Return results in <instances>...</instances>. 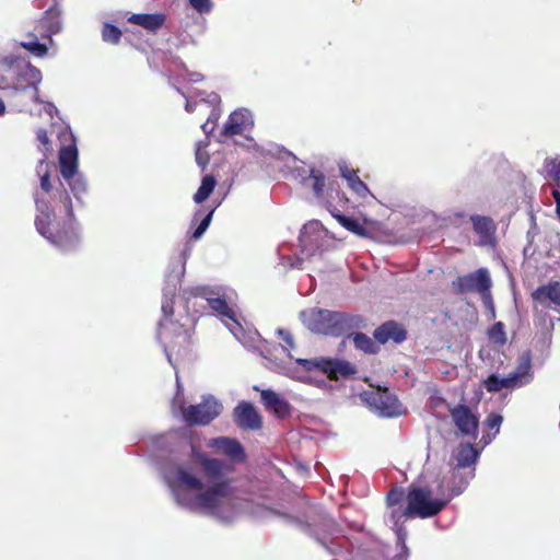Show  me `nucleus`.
<instances>
[{
    "label": "nucleus",
    "instance_id": "obj_16",
    "mask_svg": "<svg viewBox=\"0 0 560 560\" xmlns=\"http://www.w3.org/2000/svg\"><path fill=\"white\" fill-rule=\"evenodd\" d=\"M532 299L537 306L552 308L560 313V282L550 281L539 285L532 293Z\"/></svg>",
    "mask_w": 560,
    "mask_h": 560
},
{
    "label": "nucleus",
    "instance_id": "obj_55",
    "mask_svg": "<svg viewBox=\"0 0 560 560\" xmlns=\"http://www.w3.org/2000/svg\"><path fill=\"white\" fill-rule=\"evenodd\" d=\"M551 195L556 203V213L560 219V190H551Z\"/></svg>",
    "mask_w": 560,
    "mask_h": 560
},
{
    "label": "nucleus",
    "instance_id": "obj_27",
    "mask_svg": "<svg viewBox=\"0 0 560 560\" xmlns=\"http://www.w3.org/2000/svg\"><path fill=\"white\" fill-rule=\"evenodd\" d=\"M19 56L9 54H0V90L5 91L9 84H12V77L15 71V65Z\"/></svg>",
    "mask_w": 560,
    "mask_h": 560
},
{
    "label": "nucleus",
    "instance_id": "obj_28",
    "mask_svg": "<svg viewBox=\"0 0 560 560\" xmlns=\"http://www.w3.org/2000/svg\"><path fill=\"white\" fill-rule=\"evenodd\" d=\"M324 372L335 377H349L355 374L357 369L349 361L341 359L325 358Z\"/></svg>",
    "mask_w": 560,
    "mask_h": 560
},
{
    "label": "nucleus",
    "instance_id": "obj_35",
    "mask_svg": "<svg viewBox=\"0 0 560 560\" xmlns=\"http://www.w3.org/2000/svg\"><path fill=\"white\" fill-rule=\"evenodd\" d=\"M332 215L348 231L360 236L365 235L364 226L355 218L345 215L340 212L332 213Z\"/></svg>",
    "mask_w": 560,
    "mask_h": 560
},
{
    "label": "nucleus",
    "instance_id": "obj_36",
    "mask_svg": "<svg viewBox=\"0 0 560 560\" xmlns=\"http://www.w3.org/2000/svg\"><path fill=\"white\" fill-rule=\"evenodd\" d=\"M261 355L265 360L268 361L267 366L280 374L283 375H292L291 369L283 361H278L277 359L271 358V352L268 348H265L260 351Z\"/></svg>",
    "mask_w": 560,
    "mask_h": 560
},
{
    "label": "nucleus",
    "instance_id": "obj_56",
    "mask_svg": "<svg viewBox=\"0 0 560 560\" xmlns=\"http://www.w3.org/2000/svg\"><path fill=\"white\" fill-rule=\"evenodd\" d=\"M288 261H289L291 268H298V269L302 268V262H303V258L302 257H298V256L296 257H289Z\"/></svg>",
    "mask_w": 560,
    "mask_h": 560
},
{
    "label": "nucleus",
    "instance_id": "obj_23",
    "mask_svg": "<svg viewBox=\"0 0 560 560\" xmlns=\"http://www.w3.org/2000/svg\"><path fill=\"white\" fill-rule=\"evenodd\" d=\"M261 401L267 409L271 410L279 418L291 416V405L287 399L272 389H265L261 392Z\"/></svg>",
    "mask_w": 560,
    "mask_h": 560
},
{
    "label": "nucleus",
    "instance_id": "obj_39",
    "mask_svg": "<svg viewBox=\"0 0 560 560\" xmlns=\"http://www.w3.org/2000/svg\"><path fill=\"white\" fill-rule=\"evenodd\" d=\"M276 334L279 339L284 342V345L280 347L281 351L287 354L290 361L293 360L292 355L290 354V351L295 348L293 335L290 330L284 328H278Z\"/></svg>",
    "mask_w": 560,
    "mask_h": 560
},
{
    "label": "nucleus",
    "instance_id": "obj_5",
    "mask_svg": "<svg viewBox=\"0 0 560 560\" xmlns=\"http://www.w3.org/2000/svg\"><path fill=\"white\" fill-rule=\"evenodd\" d=\"M300 317L312 332L331 337H340L364 326V319L360 315L317 307L302 311Z\"/></svg>",
    "mask_w": 560,
    "mask_h": 560
},
{
    "label": "nucleus",
    "instance_id": "obj_59",
    "mask_svg": "<svg viewBox=\"0 0 560 560\" xmlns=\"http://www.w3.org/2000/svg\"><path fill=\"white\" fill-rule=\"evenodd\" d=\"M197 106V103H194L189 100L186 101V105H185V109L188 112V113H192L195 110Z\"/></svg>",
    "mask_w": 560,
    "mask_h": 560
},
{
    "label": "nucleus",
    "instance_id": "obj_62",
    "mask_svg": "<svg viewBox=\"0 0 560 560\" xmlns=\"http://www.w3.org/2000/svg\"><path fill=\"white\" fill-rule=\"evenodd\" d=\"M5 109H7L5 104L2 101V98L0 97V117L5 114Z\"/></svg>",
    "mask_w": 560,
    "mask_h": 560
},
{
    "label": "nucleus",
    "instance_id": "obj_63",
    "mask_svg": "<svg viewBox=\"0 0 560 560\" xmlns=\"http://www.w3.org/2000/svg\"><path fill=\"white\" fill-rule=\"evenodd\" d=\"M325 547L331 552V553H338V551H336L332 547L330 546H326Z\"/></svg>",
    "mask_w": 560,
    "mask_h": 560
},
{
    "label": "nucleus",
    "instance_id": "obj_38",
    "mask_svg": "<svg viewBox=\"0 0 560 560\" xmlns=\"http://www.w3.org/2000/svg\"><path fill=\"white\" fill-rule=\"evenodd\" d=\"M121 30L112 23H104L102 28V39L105 43L117 45L121 39Z\"/></svg>",
    "mask_w": 560,
    "mask_h": 560
},
{
    "label": "nucleus",
    "instance_id": "obj_31",
    "mask_svg": "<svg viewBox=\"0 0 560 560\" xmlns=\"http://www.w3.org/2000/svg\"><path fill=\"white\" fill-rule=\"evenodd\" d=\"M349 338H352L355 349L366 353L376 354L380 351V346L371 337L363 332L350 331L346 334Z\"/></svg>",
    "mask_w": 560,
    "mask_h": 560
},
{
    "label": "nucleus",
    "instance_id": "obj_17",
    "mask_svg": "<svg viewBox=\"0 0 560 560\" xmlns=\"http://www.w3.org/2000/svg\"><path fill=\"white\" fill-rule=\"evenodd\" d=\"M254 120L248 109L241 108L232 112L223 125L221 135L225 137L241 135L248 126H253Z\"/></svg>",
    "mask_w": 560,
    "mask_h": 560
},
{
    "label": "nucleus",
    "instance_id": "obj_8",
    "mask_svg": "<svg viewBox=\"0 0 560 560\" xmlns=\"http://www.w3.org/2000/svg\"><path fill=\"white\" fill-rule=\"evenodd\" d=\"M406 501L407 514L413 518L433 517L448 504L444 497L436 495V486L420 487L411 485Z\"/></svg>",
    "mask_w": 560,
    "mask_h": 560
},
{
    "label": "nucleus",
    "instance_id": "obj_29",
    "mask_svg": "<svg viewBox=\"0 0 560 560\" xmlns=\"http://www.w3.org/2000/svg\"><path fill=\"white\" fill-rule=\"evenodd\" d=\"M296 172L298 175L302 178L304 185H308V182H312V189L315 196L319 197L325 186L324 174L319 171H315L314 168H298Z\"/></svg>",
    "mask_w": 560,
    "mask_h": 560
},
{
    "label": "nucleus",
    "instance_id": "obj_18",
    "mask_svg": "<svg viewBox=\"0 0 560 560\" xmlns=\"http://www.w3.org/2000/svg\"><path fill=\"white\" fill-rule=\"evenodd\" d=\"M319 229L320 223L318 221H311L303 226L299 237L302 255L308 258L315 256V253L319 249Z\"/></svg>",
    "mask_w": 560,
    "mask_h": 560
},
{
    "label": "nucleus",
    "instance_id": "obj_41",
    "mask_svg": "<svg viewBox=\"0 0 560 560\" xmlns=\"http://www.w3.org/2000/svg\"><path fill=\"white\" fill-rule=\"evenodd\" d=\"M538 233H539V230H538L535 217L530 215V228L528 229V231L526 233L527 245L523 249V254L525 257L532 256L534 254L535 250H532V245L534 243L535 237L538 235Z\"/></svg>",
    "mask_w": 560,
    "mask_h": 560
},
{
    "label": "nucleus",
    "instance_id": "obj_60",
    "mask_svg": "<svg viewBox=\"0 0 560 560\" xmlns=\"http://www.w3.org/2000/svg\"><path fill=\"white\" fill-rule=\"evenodd\" d=\"M482 300L487 306H490L491 308H493V302H492L490 294L489 295L486 294V299L482 296Z\"/></svg>",
    "mask_w": 560,
    "mask_h": 560
},
{
    "label": "nucleus",
    "instance_id": "obj_57",
    "mask_svg": "<svg viewBox=\"0 0 560 560\" xmlns=\"http://www.w3.org/2000/svg\"><path fill=\"white\" fill-rule=\"evenodd\" d=\"M214 128H215V125H214V124H212V122H210V121H208V120H207L205 124H202V125H201V129H202V131H203L207 136H209L210 133H212V132H213V130H214Z\"/></svg>",
    "mask_w": 560,
    "mask_h": 560
},
{
    "label": "nucleus",
    "instance_id": "obj_47",
    "mask_svg": "<svg viewBox=\"0 0 560 560\" xmlns=\"http://www.w3.org/2000/svg\"><path fill=\"white\" fill-rule=\"evenodd\" d=\"M183 384L179 380V376L178 374L176 373V395L173 399V402H172V410H173V413L176 415L177 412L179 413V404L180 401H184V395H183Z\"/></svg>",
    "mask_w": 560,
    "mask_h": 560
},
{
    "label": "nucleus",
    "instance_id": "obj_1",
    "mask_svg": "<svg viewBox=\"0 0 560 560\" xmlns=\"http://www.w3.org/2000/svg\"><path fill=\"white\" fill-rule=\"evenodd\" d=\"M197 459L205 476L213 482L205 490L189 465L177 463L173 458L160 465V471L175 502L186 510L202 512L223 523L232 522L238 513L240 502L230 482L222 479L229 468L228 464L203 454L197 455Z\"/></svg>",
    "mask_w": 560,
    "mask_h": 560
},
{
    "label": "nucleus",
    "instance_id": "obj_64",
    "mask_svg": "<svg viewBox=\"0 0 560 560\" xmlns=\"http://www.w3.org/2000/svg\"><path fill=\"white\" fill-rule=\"evenodd\" d=\"M299 469L303 470V471H307V467L304 466V465H299Z\"/></svg>",
    "mask_w": 560,
    "mask_h": 560
},
{
    "label": "nucleus",
    "instance_id": "obj_54",
    "mask_svg": "<svg viewBox=\"0 0 560 560\" xmlns=\"http://www.w3.org/2000/svg\"><path fill=\"white\" fill-rule=\"evenodd\" d=\"M240 427L244 430H259L262 422H238Z\"/></svg>",
    "mask_w": 560,
    "mask_h": 560
},
{
    "label": "nucleus",
    "instance_id": "obj_24",
    "mask_svg": "<svg viewBox=\"0 0 560 560\" xmlns=\"http://www.w3.org/2000/svg\"><path fill=\"white\" fill-rule=\"evenodd\" d=\"M65 183L68 185L71 194L73 195L77 203L80 207H84V197L89 191L88 179L81 172L71 175L70 177L62 178Z\"/></svg>",
    "mask_w": 560,
    "mask_h": 560
},
{
    "label": "nucleus",
    "instance_id": "obj_9",
    "mask_svg": "<svg viewBox=\"0 0 560 560\" xmlns=\"http://www.w3.org/2000/svg\"><path fill=\"white\" fill-rule=\"evenodd\" d=\"M361 399L380 417L398 418L407 413V408L398 397L386 387H378L375 390H365L361 394Z\"/></svg>",
    "mask_w": 560,
    "mask_h": 560
},
{
    "label": "nucleus",
    "instance_id": "obj_25",
    "mask_svg": "<svg viewBox=\"0 0 560 560\" xmlns=\"http://www.w3.org/2000/svg\"><path fill=\"white\" fill-rule=\"evenodd\" d=\"M339 171L342 178L348 183L349 188L359 197L365 198L371 195L369 187L358 176L357 172L349 168L346 163L339 164Z\"/></svg>",
    "mask_w": 560,
    "mask_h": 560
},
{
    "label": "nucleus",
    "instance_id": "obj_58",
    "mask_svg": "<svg viewBox=\"0 0 560 560\" xmlns=\"http://www.w3.org/2000/svg\"><path fill=\"white\" fill-rule=\"evenodd\" d=\"M219 117H220V110L218 108H213L207 120L217 126Z\"/></svg>",
    "mask_w": 560,
    "mask_h": 560
},
{
    "label": "nucleus",
    "instance_id": "obj_26",
    "mask_svg": "<svg viewBox=\"0 0 560 560\" xmlns=\"http://www.w3.org/2000/svg\"><path fill=\"white\" fill-rule=\"evenodd\" d=\"M128 22L142 26L150 32H156L165 22L163 13H135L128 18Z\"/></svg>",
    "mask_w": 560,
    "mask_h": 560
},
{
    "label": "nucleus",
    "instance_id": "obj_11",
    "mask_svg": "<svg viewBox=\"0 0 560 560\" xmlns=\"http://www.w3.org/2000/svg\"><path fill=\"white\" fill-rule=\"evenodd\" d=\"M469 222L475 235L474 245L487 250H494L498 247V224L489 215L470 214Z\"/></svg>",
    "mask_w": 560,
    "mask_h": 560
},
{
    "label": "nucleus",
    "instance_id": "obj_34",
    "mask_svg": "<svg viewBox=\"0 0 560 560\" xmlns=\"http://www.w3.org/2000/svg\"><path fill=\"white\" fill-rule=\"evenodd\" d=\"M234 420H260L256 408L249 401H241L233 410Z\"/></svg>",
    "mask_w": 560,
    "mask_h": 560
},
{
    "label": "nucleus",
    "instance_id": "obj_4",
    "mask_svg": "<svg viewBox=\"0 0 560 560\" xmlns=\"http://www.w3.org/2000/svg\"><path fill=\"white\" fill-rule=\"evenodd\" d=\"M185 264H186V255L185 252L171 258L166 273H165V283L162 289V313L163 318L159 322L158 327V339L163 347V351L167 358V361L171 365H173L171 350L174 349L175 345L173 341L170 343L165 341L168 336V332L174 331L175 338L185 342L188 339V331L183 327V325H177L176 323L171 320V317L174 314V299L176 298V293L182 283V278L185 275Z\"/></svg>",
    "mask_w": 560,
    "mask_h": 560
},
{
    "label": "nucleus",
    "instance_id": "obj_21",
    "mask_svg": "<svg viewBox=\"0 0 560 560\" xmlns=\"http://www.w3.org/2000/svg\"><path fill=\"white\" fill-rule=\"evenodd\" d=\"M210 445L217 453L225 455L233 462L241 463L245 459L244 447L235 439L217 438L211 441Z\"/></svg>",
    "mask_w": 560,
    "mask_h": 560
},
{
    "label": "nucleus",
    "instance_id": "obj_52",
    "mask_svg": "<svg viewBox=\"0 0 560 560\" xmlns=\"http://www.w3.org/2000/svg\"><path fill=\"white\" fill-rule=\"evenodd\" d=\"M36 138L42 144H44V145L49 144L48 133L45 129H42V128L38 129L36 132Z\"/></svg>",
    "mask_w": 560,
    "mask_h": 560
},
{
    "label": "nucleus",
    "instance_id": "obj_42",
    "mask_svg": "<svg viewBox=\"0 0 560 560\" xmlns=\"http://www.w3.org/2000/svg\"><path fill=\"white\" fill-rule=\"evenodd\" d=\"M295 363L302 366L305 371H322L324 372L325 358L315 359H295Z\"/></svg>",
    "mask_w": 560,
    "mask_h": 560
},
{
    "label": "nucleus",
    "instance_id": "obj_32",
    "mask_svg": "<svg viewBox=\"0 0 560 560\" xmlns=\"http://www.w3.org/2000/svg\"><path fill=\"white\" fill-rule=\"evenodd\" d=\"M483 385L488 392H500L502 389L515 388L510 376H500L495 373L490 374L485 381Z\"/></svg>",
    "mask_w": 560,
    "mask_h": 560
},
{
    "label": "nucleus",
    "instance_id": "obj_43",
    "mask_svg": "<svg viewBox=\"0 0 560 560\" xmlns=\"http://www.w3.org/2000/svg\"><path fill=\"white\" fill-rule=\"evenodd\" d=\"M452 420H477L465 404H458L451 409Z\"/></svg>",
    "mask_w": 560,
    "mask_h": 560
},
{
    "label": "nucleus",
    "instance_id": "obj_6",
    "mask_svg": "<svg viewBox=\"0 0 560 560\" xmlns=\"http://www.w3.org/2000/svg\"><path fill=\"white\" fill-rule=\"evenodd\" d=\"M194 294L207 301L208 306L220 316L224 326L231 334L244 346H249L253 340V335L257 331H246L243 327L235 311L229 306L228 301L221 294L220 290H214L208 287H197L194 289Z\"/></svg>",
    "mask_w": 560,
    "mask_h": 560
},
{
    "label": "nucleus",
    "instance_id": "obj_20",
    "mask_svg": "<svg viewBox=\"0 0 560 560\" xmlns=\"http://www.w3.org/2000/svg\"><path fill=\"white\" fill-rule=\"evenodd\" d=\"M373 337L376 342L384 345L389 340H393L395 343H401L407 338V332L405 328L394 320H388L378 326L374 332Z\"/></svg>",
    "mask_w": 560,
    "mask_h": 560
},
{
    "label": "nucleus",
    "instance_id": "obj_10",
    "mask_svg": "<svg viewBox=\"0 0 560 560\" xmlns=\"http://www.w3.org/2000/svg\"><path fill=\"white\" fill-rule=\"evenodd\" d=\"M475 478V469H460L450 467L448 474L436 481V495L444 497L447 503L462 494Z\"/></svg>",
    "mask_w": 560,
    "mask_h": 560
},
{
    "label": "nucleus",
    "instance_id": "obj_50",
    "mask_svg": "<svg viewBox=\"0 0 560 560\" xmlns=\"http://www.w3.org/2000/svg\"><path fill=\"white\" fill-rule=\"evenodd\" d=\"M189 4L200 14L208 13L212 9L211 0H188Z\"/></svg>",
    "mask_w": 560,
    "mask_h": 560
},
{
    "label": "nucleus",
    "instance_id": "obj_51",
    "mask_svg": "<svg viewBox=\"0 0 560 560\" xmlns=\"http://www.w3.org/2000/svg\"><path fill=\"white\" fill-rule=\"evenodd\" d=\"M44 105V112L50 117L52 118L55 114L58 113V108L55 106L54 103L51 102H45L43 101L42 103Z\"/></svg>",
    "mask_w": 560,
    "mask_h": 560
},
{
    "label": "nucleus",
    "instance_id": "obj_15",
    "mask_svg": "<svg viewBox=\"0 0 560 560\" xmlns=\"http://www.w3.org/2000/svg\"><path fill=\"white\" fill-rule=\"evenodd\" d=\"M62 14L63 9L58 2L44 12L39 20V25L43 30L40 33L42 39H47L49 44H55L52 37L59 34L63 28Z\"/></svg>",
    "mask_w": 560,
    "mask_h": 560
},
{
    "label": "nucleus",
    "instance_id": "obj_61",
    "mask_svg": "<svg viewBox=\"0 0 560 560\" xmlns=\"http://www.w3.org/2000/svg\"><path fill=\"white\" fill-rule=\"evenodd\" d=\"M486 420H493V421H497V420H503L502 416L500 415H497V413H491L487 417Z\"/></svg>",
    "mask_w": 560,
    "mask_h": 560
},
{
    "label": "nucleus",
    "instance_id": "obj_14",
    "mask_svg": "<svg viewBox=\"0 0 560 560\" xmlns=\"http://www.w3.org/2000/svg\"><path fill=\"white\" fill-rule=\"evenodd\" d=\"M389 509L390 512L387 516V522L392 524V528L396 534V545L397 548L399 549L398 552L392 558V560H396L400 557L404 558L405 560H408L409 549L406 545L408 532L401 522L402 520H410L413 517L407 514V505L405 508L394 506Z\"/></svg>",
    "mask_w": 560,
    "mask_h": 560
},
{
    "label": "nucleus",
    "instance_id": "obj_19",
    "mask_svg": "<svg viewBox=\"0 0 560 560\" xmlns=\"http://www.w3.org/2000/svg\"><path fill=\"white\" fill-rule=\"evenodd\" d=\"M509 376L515 388L527 385L533 381L534 372L532 366V353L529 350L523 351L520 354L516 368L509 374Z\"/></svg>",
    "mask_w": 560,
    "mask_h": 560
},
{
    "label": "nucleus",
    "instance_id": "obj_2",
    "mask_svg": "<svg viewBox=\"0 0 560 560\" xmlns=\"http://www.w3.org/2000/svg\"><path fill=\"white\" fill-rule=\"evenodd\" d=\"M502 422H438L436 427H428L429 440L438 433L445 442H458L452 450L450 467L475 469L483 448L500 432Z\"/></svg>",
    "mask_w": 560,
    "mask_h": 560
},
{
    "label": "nucleus",
    "instance_id": "obj_49",
    "mask_svg": "<svg viewBox=\"0 0 560 560\" xmlns=\"http://www.w3.org/2000/svg\"><path fill=\"white\" fill-rule=\"evenodd\" d=\"M550 249L548 256L552 259H560V234H556L550 237Z\"/></svg>",
    "mask_w": 560,
    "mask_h": 560
},
{
    "label": "nucleus",
    "instance_id": "obj_33",
    "mask_svg": "<svg viewBox=\"0 0 560 560\" xmlns=\"http://www.w3.org/2000/svg\"><path fill=\"white\" fill-rule=\"evenodd\" d=\"M217 185V180L212 175H206L201 179V184L194 195V201L196 203H201L209 198V196L213 192Z\"/></svg>",
    "mask_w": 560,
    "mask_h": 560
},
{
    "label": "nucleus",
    "instance_id": "obj_22",
    "mask_svg": "<svg viewBox=\"0 0 560 560\" xmlns=\"http://www.w3.org/2000/svg\"><path fill=\"white\" fill-rule=\"evenodd\" d=\"M79 151L77 145H65L59 151V168L62 178L79 173Z\"/></svg>",
    "mask_w": 560,
    "mask_h": 560
},
{
    "label": "nucleus",
    "instance_id": "obj_12",
    "mask_svg": "<svg viewBox=\"0 0 560 560\" xmlns=\"http://www.w3.org/2000/svg\"><path fill=\"white\" fill-rule=\"evenodd\" d=\"M223 410L222 402L212 394H203L198 404L185 406L179 404L182 420H214Z\"/></svg>",
    "mask_w": 560,
    "mask_h": 560
},
{
    "label": "nucleus",
    "instance_id": "obj_40",
    "mask_svg": "<svg viewBox=\"0 0 560 560\" xmlns=\"http://www.w3.org/2000/svg\"><path fill=\"white\" fill-rule=\"evenodd\" d=\"M49 164L45 160H40L37 164V173L40 175V189L44 194L51 190L50 175L48 171Z\"/></svg>",
    "mask_w": 560,
    "mask_h": 560
},
{
    "label": "nucleus",
    "instance_id": "obj_3",
    "mask_svg": "<svg viewBox=\"0 0 560 560\" xmlns=\"http://www.w3.org/2000/svg\"><path fill=\"white\" fill-rule=\"evenodd\" d=\"M34 199L36 207L34 223L38 234L60 252L74 250L81 242V228L74 217L72 200L68 191L62 190L59 195V203L66 215L62 223L56 219L47 197L36 191Z\"/></svg>",
    "mask_w": 560,
    "mask_h": 560
},
{
    "label": "nucleus",
    "instance_id": "obj_7",
    "mask_svg": "<svg viewBox=\"0 0 560 560\" xmlns=\"http://www.w3.org/2000/svg\"><path fill=\"white\" fill-rule=\"evenodd\" d=\"M12 77V84H9L8 95L11 97L23 95L33 103H43L39 96V84L43 80L42 71L28 60L19 57Z\"/></svg>",
    "mask_w": 560,
    "mask_h": 560
},
{
    "label": "nucleus",
    "instance_id": "obj_30",
    "mask_svg": "<svg viewBox=\"0 0 560 560\" xmlns=\"http://www.w3.org/2000/svg\"><path fill=\"white\" fill-rule=\"evenodd\" d=\"M28 40H23L19 43V46L27 50L31 55L35 57H44L48 54L49 47L52 44H49L47 39L44 42H39L38 36L34 33L27 34Z\"/></svg>",
    "mask_w": 560,
    "mask_h": 560
},
{
    "label": "nucleus",
    "instance_id": "obj_48",
    "mask_svg": "<svg viewBox=\"0 0 560 560\" xmlns=\"http://www.w3.org/2000/svg\"><path fill=\"white\" fill-rule=\"evenodd\" d=\"M265 516L279 517L288 523H294L296 521V517H294L292 514H290L285 511H281V510L272 509V508L266 509Z\"/></svg>",
    "mask_w": 560,
    "mask_h": 560
},
{
    "label": "nucleus",
    "instance_id": "obj_13",
    "mask_svg": "<svg viewBox=\"0 0 560 560\" xmlns=\"http://www.w3.org/2000/svg\"><path fill=\"white\" fill-rule=\"evenodd\" d=\"M453 285L456 288L458 293H466L476 291L486 299V294L489 295L492 281L490 273L487 268H479L475 272H470L466 276L458 277L453 281Z\"/></svg>",
    "mask_w": 560,
    "mask_h": 560
},
{
    "label": "nucleus",
    "instance_id": "obj_45",
    "mask_svg": "<svg viewBox=\"0 0 560 560\" xmlns=\"http://www.w3.org/2000/svg\"><path fill=\"white\" fill-rule=\"evenodd\" d=\"M489 338L498 343L504 345L506 341L504 325L501 322L495 323L488 331Z\"/></svg>",
    "mask_w": 560,
    "mask_h": 560
},
{
    "label": "nucleus",
    "instance_id": "obj_46",
    "mask_svg": "<svg viewBox=\"0 0 560 560\" xmlns=\"http://www.w3.org/2000/svg\"><path fill=\"white\" fill-rule=\"evenodd\" d=\"M214 210H215L214 208L209 210V212L201 219L198 226L196 228V230L192 233V238L199 240L206 233V231L208 230V228L212 221Z\"/></svg>",
    "mask_w": 560,
    "mask_h": 560
},
{
    "label": "nucleus",
    "instance_id": "obj_44",
    "mask_svg": "<svg viewBox=\"0 0 560 560\" xmlns=\"http://www.w3.org/2000/svg\"><path fill=\"white\" fill-rule=\"evenodd\" d=\"M406 497L407 494H405V491L401 488L392 489L386 498L388 508L402 506Z\"/></svg>",
    "mask_w": 560,
    "mask_h": 560
},
{
    "label": "nucleus",
    "instance_id": "obj_53",
    "mask_svg": "<svg viewBox=\"0 0 560 560\" xmlns=\"http://www.w3.org/2000/svg\"><path fill=\"white\" fill-rule=\"evenodd\" d=\"M206 103H208L211 106H215L220 103V95L217 93H210L207 95V98H202Z\"/></svg>",
    "mask_w": 560,
    "mask_h": 560
},
{
    "label": "nucleus",
    "instance_id": "obj_37",
    "mask_svg": "<svg viewBox=\"0 0 560 560\" xmlns=\"http://www.w3.org/2000/svg\"><path fill=\"white\" fill-rule=\"evenodd\" d=\"M546 172L553 182L552 190H560V158L546 160Z\"/></svg>",
    "mask_w": 560,
    "mask_h": 560
}]
</instances>
